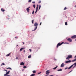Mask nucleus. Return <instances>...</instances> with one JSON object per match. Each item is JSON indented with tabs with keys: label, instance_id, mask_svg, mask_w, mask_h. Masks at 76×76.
<instances>
[{
	"label": "nucleus",
	"instance_id": "obj_1",
	"mask_svg": "<svg viewBox=\"0 0 76 76\" xmlns=\"http://www.w3.org/2000/svg\"><path fill=\"white\" fill-rule=\"evenodd\" d=\"M72 58V55H68L67 57L66 58V60L69 59V58Z\"/></svg>",
	"mask_w": 76,
	"mask_h": 76
},
{
	"label": "nucleus",
	"instance_id": "obj_2",
	"mask_svg": "<svg viewBox=\"0 0 76 76\" xmlns=\"http://www.w3.org/2000/svg\"><path fill=\"white\" fill-rule=\"evenodd\" d=\"M63 43H64V42H62L61 43H60V42L58 43L56 47L57 48H58V46H60V45H62Z\"/></svg>",
	"mask_w": 76,
	"mask_h": 76
},
{
	"label": "nucleus",
	"instance_id": "obj_3",
	"mask_svg": "<svg viewBox=\"0 0 76 76\" xmlns=\"http://www.w3.org/2000/svg\"><path fill=\"white\" fill-rule=\"evenodd\" d=\"M46 73V75H49L50 72V70H47L45 72Z\"/></svg>",
	"mask_w": 76,
	"mask_h": 76
},
{
	"label": "nucleus",
	"instance_id": "obj_4",
	"mask_svg": "<svg viewBox=\"0 0 76 76\" xmlns=\"http://www.w3.org/2000/svg\"><path fill=\"white\" fill-rule=\"evenodd\" d=\"M67 41H69V42H72V39H70V38H68L67 39Z\"/></svg>",
	"mask_w": 76,
	"mask_h": 76
},
{
	"label": "nucleus",
	"instance_id": "obj_5",
	"mask_svg": "<svg viewBox=\"0 0 76 76\" xmlns=\"http://www.w3.org/2000/svg\"><path fill=\"white\" fill-rule=\"evenodd\" d=\"M71 38L72 39H75L76 38V35L72 36L71 37Z\"/></svg>",
	"mask_w": 76,
	"mask_h": 76
},
{
	"label": "nucleus",
	"instance_id": "obj_6",
	"mask_svg": "<svg viewBox=\"0 0 76 76\" xmlns=\"http://www.w3.org/2000/svg\"><path fill=\"white\" fill-rule=\"evenodd\" d=\"M72 62V61L71 60H69L65 61V63H71Z\"/></svg>",
	"mask_w": 76,
	"mask_h": 76
},
{
	"label": "nucleus",
	"instance_id": "obj_7",
	"mask_svg": "<svg viewBox=\"0 0 76 76\" xmlns=\"http://www.w3.org/2000/svg\"><path fill=\"white\" fill-rule=\"evenodd\" d=\"M34 26H38V23L37 22L35 23L34 24Z\"/></svg>",
	"mask_w": 76,
	"mask_h": 76
},
{
	"label": "nucleus",
	"instance_id": "obj_8",
	"mask_svg": "<svg viewBox=\"0 0 76 76\" xmlns=\"http://www.w3.org/2000/svg\"><path fill=\"white\" fill-rule=\"evenodd\" d=\"M37 28H38V26H35L34 27V29L32 30V31H35L37 29Z\"/></svg>",
	"mask_w": 76,
	"mask_h": 76
},
{
	"label": "nucleus",
	"instance_id": "obj_9",
	"mask_svg": "<svg viewBox=\"0 0 76 76\" xmlns=\"http://www.w3.org/2000/svg\"><path fill=\"white\" fill-rule=\"evenodd\" d=\"M64 66V64L62 63L61 65V67H63Z\"/></svg>",
	"mask_w": 76,
	"mask_h": 76
},
{
	"label": "nucleus",
	"instance_id": "obj_10",
	"mask_svg": "<svg viewBox=\"0 0 76 76\" xmlns=\"http://www.w3.org/2000/svg\"><path fill=\"white\" fill-rule=\"evenodd\" d=\"M24 64H25L24 63H23V62H22L20 63V65L21 66H22V65L23 66Z\"/></svg>",
	"mask_w": 76,
	"mask_h": 76
},
{
	"label": "nucleus",
	"instance_id": "obj_11",
	"mask_svg": "<svg viewBox=\"0 0 76 76\" xmlns=\"http://www.w3.org/2000/svg\"><path fill=\"white\" fill-rule=\"evenodd\" d=\"M26 10H27V12L28 13H29V10H30V9L29 8H27L26 9Z\"/></svg>",
	"mask_w": 76,
	"mask_h": 76
},
{
	"label": "nucleus",
	"instance_id": "obj_12",
	"mask_svg": "<svg viewBox=\"0 0 76 76\" xmlns=\"http://www.w3.org/2000/svg\"><path fill=\"white\" fill-rule=\"evenodd\" d=\"M10 72V71L7 72L5 74V75H8L9 73V72Z\"/></svg>",
	"mask_w": 76,
	"mask_h": 76
},
{
	"label": "nucleus",
	"instance_id": "obj_13",
	"mask_svg": "<svg viewBox=\"0 0 76 76\" xmlns=\"http://www.w3.org/2000/svg\"><path fill=\"white\" fill-rule=\"evenodd\" d=\"M23 49H25V48L23 47L22 48H21L20 49V51H21L22 50H23Z\"/></svg>",
	"mask_w": 76,
	"mask_h": 76
},
{
	"label": "nucleus",
	"instance_id": "obj_14",
	"mask_svg": "<svg viewBox=\"0 0 76 76\" xmlns=\"http://www.w3.org/2000/svg\"><path fill=\"white\" fill-rule=\"evenodd\" d=\"M10 55V53H9L7 55H6V57H9Z\"/></svg>",
	"mask_w": 76,
	"mask_h": 76
},
{
	"label": "nucleus",
	"instance_id": "obj_15",
	"mask_svg": "<svg viewBox=\"0 0 76 76\" xmlns=\"http://www.w3.org/2000/svg\"><path fill=\"white\" fill-rule=\"evenodd\" d=\"M70 68V67L69 68L66 67L64 69H65V70H66V69H68L69 70V69H71V68Z\"/></svg>",
	"mask_w": 76,
	"mask_h": 76
},
{
	"label": "nucleus",
	"instance_id": "obj_16",
	"mask_svg": "<svg viewBox=\"0 0 76 76\" xmlns=\"http://www.w3.org/2000/svg\"><path fill=\"white\" fill-rule=\"evenodd\" d=\"M62 69H58L57 70V71H58V72H59V71H62Z\"/></svg>",
	"mask_w": 76,
	"mask_h": 76
},
{
	"label": "nucleus",
	"instance_id": "obj_17",
	"mask_svg": "<svg viewBox=\"0 0 76 76\" xmlns=\"http://www.w3.org/2000/svg\"><path fill=\"white\" fill-rule=\"evenodd\" d=\"M58 67V66H57L56 67H55L54 68H53V70H55V69H57V68Z\"/></svg>",
	"mask_w": 76,
	"mask_h": 76
},
{
	"label": "nucleus",
	"instance_id": "obj_18",
	"mask_svg": "<svg viewBox=\"0 0 76 76\" xmlns=\"http://www.w3.org/2000/svg\"><path fill=\"white\" fill-rule=\"evenodd\" d=\"M38 7H39V5H37V6L36 7V10H38Z\"/></svg>",
	"mask_w": 76,
	"mask_h": 76
},
{
	"label": "nucleus",
	"instance_id": "obj_19",
	"mask_svg": "<svg viewBox=\"0 0 76 76\" xmlns=\"http://www.w3.org/2000/svg\"><path fill=\"white\" fill-rule=\"evenodd\" d=\"M76 61V59L72 60V62H74V61Z\"/></svg>",
	"mask_w": 76,
	"mask_h": 76
},
{
	"label": "nucleus",
	"instance_id": "obj_20",
	"mask_svg": "<svg viewBox=\"0 0 76 76\" xmlns=\"http://www.w3.org/2000/svg\"><path fill=\"white\" fill-rule=\"evenodd\" d=\"M1 11H2V12H4V11H5V10H3V8L1 9Z\"/></svg>",
	"mask_w": 76,
	"mask_h": 76
},
{
	"label": "nucleus",
	"instance_id": "obj_21",
	"mask_svg": "<svg viewBox=\"0 0 76 76\" xmlns=\"http://www.w3.org/2000/svg\"><path fill=\"white\" fill-rule=\"evenodd\" d=\"M32 72L33 73H36V71H35V70H34L32 71Z\"/></svg>",
	"mask_w": 76,
	"mask_h": 76
},
{
	"label": "nucleus",
	"instance_id": "obj_22",
	"mask_svg": "<svg viewBox=\"0 0 76 76\" xmlns=\"http://www.w3.org/2000/svg\"><path fill=\"white\" fill-rule=\"evenodd\" d=\"M35 74H31L30 76H35Z\"/></svg>",
	"mask_w": 76,
	"mask_h": 76
},
{
	"label": "nucleus",
	"instance_id": "obj_23",
	"mask_svg": "<svg viewBox=\"0 0 76 76\" xmlns=\"http://www.w3.org/2000/svg\"><path fill=\"white\" fill-rule=\"evenodd\" d=\"M31 55H29V56H28V58H31Z\"/></svg>",
	"mask_w": 76,
	"mask_h": 76
},
{
	"label": "nucleus",
	"instance_id": "obj_24",
	"mask_svg": "<svg viewBox=\"0 0 76 76\" xmlns=\"http://www.w3.org/2000/svg\"><path fill=\"white\" fill-rule=\"evenodd\" d=\"M31 1H32V0H29L28 1V2L29 3H31Z\"/></svg>",
	"mask_w": 76,
	"mask_h": 76
},
{
	"label": "nucleus",
	"instance_id": "obj_25",
	"mask_svg": "<svg viewBox=\"0 0 76 76\" xmlns=\"http://www.w3.org/2000/svg\"><path fill=\"white\" fill-rule=\"evenodd\" d=\"M33 7H34V8H35V5L34 4L33 6Z\"/></svg>",
	"mask_w": 76,
	"mask_h": 76
},
{
	"label": "nucleus",
	"instance_id": "obj_26",
	"mask_svg": "<svg viewBox=\"0 0 76 76\" xmlns=\"http://www.w3.org/2000/svg\"><path fill=\"white\" fill-rule=\"evenodd\" d=\"M40 8H41V5L40 4L39 5V9H40Z\"/></svg>",
	"mask_w": 76,
	"mask_h": 76
},
{
	"label": "nucleus",
	"instance_id": "obj_27",
	"mask_svg": "<svg viewBox=\"0 0 76 76\" xmlns=\"http://www.w3.org/2000/svg\"><path fill=\"white\" fill-rule=\"evenodd\" d=\"M2 65H1V66H4V65H5V64H4V63H3L2 64Z\"/></svg>",
	"mask_w": 76,
	"mask_h": 76
},
{
	"label": "nucleus",
	"instance_id": "obj_28",
	"mask_svg": "<svg viewBox=\"0 0 76 76\" xmlns=\"http://www.w3.org/2000/svg\"><path fill=\"white\" fill-rule=\"evenodd\" d=\"M4 76H10V75H5V74L4 75Z\"/></svg>",
	"mask_w": 76,
	"mask_h": 76
},
{
	"label": "nucleus",
	"instance_id": "obj_29",
	"mask_svg": "<svg viewBox=\"0 0 76 76\" xmlns=\"http://www.w3.org/2000/svg\"><path fill=\"white\" fill-rule=\"evenodd\" d=\"M34 20H33L32 21V23H34Z\"/></svg>",
	"mask_w": 76,
	"mask_h": 76
},
{
	"label": "nucleus",
	"instance_id": "obj_30",
	"mask_svg": "<svg viewBox=\"0 0 76 76\" xmlns=\"http://www.w3.org/2000/svg\"><path fill=\"white\" fill-rule=\"evenodd\" d=\"M23 68L24 69H25V68H26V66H24Z\"/></svg>",
	"mask_w": 76,
	"mask_h": 76
},
{
	"label": "nucleus",
	"instance_id": "obj_31",
	"mask_svg": "<svg viewBox=\"0 0 76 76\" xmlns=\"http://www.w3.org/2000/svg\"><path fill=\"white\" fill-rule=\"evenodd\" d=\"M41 3V0H39L38 2V3Z\"/></svg>",
	"mask_w": 76,
	"mask_h": 76
},
{
	"label": "nucleus",
	"instance_id": "obj_32",
	"mask_svg": "<svg viewBox=\"0 0 76 76\" xmlns=\"http://www.w3.org/2000/svg\"><path fill=\"white\" fill-rule=\"evenodd\" d=\"M65 25H67V22H65Z\"/></svg>",
	"mask_w": 76,
	"mask_h": 76
},
{
	"label": "nucleus",
	"instance_id": "obj_33",
	"mask_svg": "<svg viewBox=\"0 0 76 76\" xmlns=\"http://www.w3.org/2000/svg\"><path fill=\"white\" fill-rule=\"evenodd\" d=\"M66 9H67V7H65L64 8V10H66Z\"/></svg>",
	"mask_w": 76,
	"mask_h": 76
},
{
	"label": "nucleus",
	"instance_id": "obj_34",
	"mask_svg": "<svg viewBox=\"0 0 76 76\" xmlns=\"http://www.w3.org/2000/svg\"><path fill=\"white\" fill-rule=\"evenodd\" d=\"M32 3H33L34 4V3H35V1H34L32 2Z\"/></svg>",
	"mask_w": 76,
	"mask_h": 76
},
{
	"label": "nucleus",
	"instance_id": "obj_35",
	"mask_svg": "<svg viewBox=\"0 0 76 76\" xmlns=\"http://www.w3.org/2000/svg\"><path fill=\"white\" fill-rule=\"evenodd\" d=\"M72 70H71L70 72H69V73H67V74H69L70 73H71V72H72Z\"/></svg>",
	"mask_w": 76,
	"mask_h": 76
},
{
	"label": "nucleus",
	"instance_id": "obj_36",
	"mask_svg": "<svg viewBox=\"0 0 76 76\" xmlns=\"http://www.w3.org/2000/svg\"><path fill=\"white\" fill-rule=\"evenodd\" d=\"M37 11H38V10H36V11L35 12V13H37Z\"/></svg>",
	"mask_w": 76,
	"mask_h": 76
},
{
	"label": "nucleus",
	"instance_id": "obj_37",
	"mask_svg": "<svg viewBox=\"0 0 76 76\" xmlns=\"http://www.w3.org/2000/svg\"><path fill=\"white\" fill-rule=\"evenodd\" d=\"M32 13V15H34V10L33 11Z\"/></svg>",
	"mask_w": 76,
	"mask_h": 76
},
{
	"label": "nucleus",
	"instance_id": "obj_38",
	"mask_svg": "<svg viewBox=\"0 0 76 76\" xmlns=\"http://www.w3.org/2000/svg\"><path fill=\"white\" fill-rule=\"evenodd\" d=\"M65 44H69V43L68 42H65Z\"/></svg>",
	"mask_w": 76,
	"mask_h": 76
},
{
	"label": "nucleus",
	"instance_id": "obj_39",
	"mask_svg": "<svg viewBox=\"0 0 76 76\" xmlns=\"http://www.w3.org/2000/svg\"><path fill=\"white\" fill-rule=\"evenodd\" d=\"M7 69H10V70H12V68H10V67L8 68Z\"/></svg>",
	"mask_w": 76,
	"mask_h": 76
},
{
	"label": "nucleus",
	"instance_id": "obj_40",
	"mask_svg": "<svg viewBox=\"0 0 76 76\" xmlns=\"http://www.w3.org/2000/svg\"><path fill=\"white\" fill-rule=\"evenodd\" d=\"M41 72H39L38 73V75H39L40 74H41Z\"/></svg>",
	"mask_w": 76,
	"mask_h": 76
},
{
	"label": "nucleus",
	"instance_id": "obj_41",
	"mask_svg": "<svg viewBox=\"0 0 76 76\" xmlns=\"http://www.w3.org/2000/svg\"><path fill=\"white\" fill-rule=\"evenodd\" d=\"M45 76H54V75H45Z\"/></svg>",
	"mask_w": 76,
	"mask_h": 76
},
{
	"label": "nucleus",
	"instance_id": "obj_42",
	"mask_svg": "<svg viewBox=\"0 0 76 76\" xmlns=\"http://www.w3.org/2000/svg\"><path fill=\"white\" fill-rule=\"evenodd\" d=\"M41 23H41V22H40L39 25H41Z\"/></svg>",
	"mask_w": 76,
	"mask_h": 76
},
{
	"label": "nucleus",
	"instance_id": "obj_43",
	"mask_svg": "<svg viewBox=\"0 0 76 76\" xmlns=\"http://www.w3.org/2000/svg\"><path fill=\"white\" fill-rule=\"evenodd\" d=\"M16 59H18V57H16Z\"/></svg>",
	"mask_w": 76,
	"mask_h": 76
},
{
	"label": "nucleus",
	"instance_id": "obj_44",
	"mask_svg": "<svg viewBox=\"0 0 76 76\" xmlns=\"http://www.w3.org/2000/svg\"><path fill=\"white\" fill-rule=\"evenodd\" d=\"M75 66L72 67V69H74V68H75Z\"/></svg>",
	"mask_w": 76,
	"mask_h": 76
},
{
	"label": "nucleus",
	"instance_id": "obj_45",
	"mask_svg": "<svg viewBox=\"0 0 76 76\" xmlns=\"http://www.w3.org/2000/svg\"><path fill=\"white\" fill-rule=\"evenodd\" d=\"M4 71H6V72H7V70L4 69Z\"/></svg>",
	"mask_w": 76,
	"mask_h": 76
},
{
	"label": "nucleus",
	"instance_id": "obj_46",
	"mask_svg": "<svg viewBox=\"0 0 76 76\" xmlns=\"http://www.w3.org/2000/svg\"><path fill=\"white\" fill-rule=\"evenodd\" d=\"M29 50L30 51V52L31 51V49H30Z\"/></svg>",
	"mask_w": 76,
	"mask_h": 76
},
{
	"label": "nucleus",
	"instance_id": "obj_47",
	"mask_svg": "<svg viewBox=\"0 0 76 76\" xmlns=\"http://www.w3.org/2000/svg\"><path fill=\"white\" fill-rule=\"evenodd\" d=\"M74 58H76V55L75 56Z\"/></svg>",
	"mask_w": 76,
	"mask_h": 76
},
{
	"label": "nucleus",
	"instance_id": "obj_48",
	"mask_svg": "<svg viewBox=\"0 0 76 76\" xmlns=\"http://www.w3.org/2000/svg\"><path fill=\"white\" fill-rule=\"evenodd\" d=\"M18 38V37H15V38Z\"/></svg>",
	"mask_w": 76,
	"mask_h": 76
},
{
	"label": "nucleus",
	"instance_id": "obj_49",
	"mask_svg": "<svg viewBox=\"0 0 76 76\" xmlns=\"http://www.w3.org/2000/svg\"><path fill=\"white\" fill-rule=\"evenodd\" d=\"M54 60H55L56 61H57V59H54Z\"/></svg>",
	"mask_w": 76,
	"mask_h": 76
},
{
	"label": "nucleus",
	"instance_id": "obj_50",
	"mask_svg": "<svg viewBox=\"0 0 76 76\" xmlns=\"http://www.w3.org/2000/svg\"><path fill=\"white\" fill-rule=\"evenodd\" d=\"M31 7H28L27 8L29 9V8H30Z\"/></svg>",
	"mask_w": 76,
	"mask_h": 76
},
{
	"label": "nucleus",
	"instance_id": "obj_51",
	"mask_svg": "<svg viewBox=\"0 0 76 76\" xmlns=\"http://www.w3.org/2000/svg\"><path fill=\"white\" fill-rule=\"evenodd\" d=\"M24 53H25V50H24Z\"/></svg>",
	"mask_w": 76,
	"mask_h": 76
},
{
	"label": "nucleus",
	"instance_id": "obj_52",
	"mask_svg": "<svg viewBox=\"0 0 76 76\" xmlns=\"http://www.w3.org/2000/svg\"><path fill=\"white\" fill-rule=\"evenodd\" d=\"M25 44V42H23V44Z\"/></svg>",
	"mask_w": 76,
	"mask_h": 76
},
{
	"label": "nucleus",
	"instance_id": "obj_53",
	"mask_svg": "<svg viewBox=\"0 0 76 76\" xmlns=\"http://www.w3.org/2000/svg\"><path fill=\"white\" fill-rule=\"evenodd\" d=\"M18 46V45H16V46H17V47Z\"/></svg>",
	"mask_w": 76,
	"mask_h": 76
},
{
	"label": "nucleus",
	"instance_id": "obj_54",
	"mask_svg": "<svg viewBox=\"0 0 76 76\" xmlns=\"http://www.w3.org/2000/svg\"><path fill=\"white\" fill-rule=\"evenodd\" d=\"M75 41H76V39H75Z\"/></svg>",
	"mask_w": 76,
	"mask_h": 76
},
{
	"label": "nucleus",
	"instance_id": "obj_55",
	"mask_svg": "<svg viewBox=\"0 0 76 76\" xmlns=\"http://www.w3.org/2000/svg\"><path fill=\"white\" fill-rule=\"evenodd\" d=\"M30 13V14H31V13Z\"/></svg>",
	"mask_w": 76,
	"mask_h": 76
},
{
	"label": "nucleus",
	"instance_id": "obj_56",
	"mask_svg": "<svg viewBox=\"0 0 76 76\" xmlns=\"http://www.w3.org/2000/svg\"><path fill=\"white\" fill-rule=\"evenodd\" d=\"M75 67H76V66H75Z\"/></svg>",
	"mask_w": 76,
	"mask_h": 76
},
{
	"label": "nucleus",
	"instance_id": "obj_57",
	"mask_svg": "<svg viewBox=\"0 0 76 76\" xmlns=\"http://www.w3.org/2000/svg\"><path fill=\"white\" fill-rule=\"evenodd\" d=\"M8 19H9V18H8Z\"/></svg>",
	"mask_w": 76,
	"mask_h": 76
},
{
	"label": "nucleus",
	"instance_id": "obj_58",
	"mask_svg": "<svg viewBox=\"0 0 76 76\" xmlns=\"http://www.w3.org/2000/svg\"><path fill=\"white\" fill-rule=\"evenodd\" d=\"M17 38H18V37H17Z\"/></svg>",
	"mask_w": 76,
	"mask_h": 76
}]
</instances>
